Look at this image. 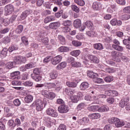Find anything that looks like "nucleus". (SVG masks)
Returning a JSON list of instances; mask_svg holds the SVG:
<instances>
[{"mask_svg": "<svg viewBox=\"0 0 130 130\" xmlns=\"http://www.w3.org/2000/svg\"><path fill=\"white\" fill-rule=\"evenodd\" d=\"M34 106H36V109L37 111L43 110V108L45 107L43 101L41 100H37L36 102L30 105V107H34Z\"/></svg>", "mask_w": 130, "mask_h": 130, "instance_id": "1", "label": "nucleus"}, {"mask_svg": "<svg viewBox=\"0 0 130 130\" xmlns=\"http://www.w3.org/2000/svg\"><path fill=\"white\" fill-rule=\"evenodd\" d=\"M121 55H122V53L116 51H113L111 52V56L113 60L117 61V62H120V61H121V60L120 59Z\"/></svg>", "mask_w": 130, "mask_h": 130, "instance_id": "2", "label": "nucleus"}, {"mask_svg": "<svg viewBox=\"0 0 130 130\" xmlns=\"http://www.w3.org/2000/svg\"><path fill=\"white\" fill-rule=\"evenodd\" d=\"M14 61L17 64H22L26 62L27 59L23 56H17L14 57Z\"/></svg>", "mask_w": 130, "mask_h": 130, "instance_id": "3", "label": "nucleus"}, {"mask_svg": "<svg viewBox=\"0 0 130 130\" xmlns=\"http://www.w3.org/2000/svg\"><path fill=\"white\" fill-rule=\"evenodd\" d=\"M47 115L51 116L52 117H57L58 114L56 111L52 108H49L46 110Z\"/></svg>", "mask_w": 130, "mask_h": 130, "instance_id": "4", "label": "nucleus"}, {"mask_svg": "<svg viewBox=\"0 0 130 130\" xmlns=\"http://www.w3.org/2000/svg\"><path fill=\"white\" fill-rule=\"evenodd\" d=\"M14 12V6L12 5H8L5 7V15L8 16L11 15Z\"/></svg>", "mask_w": 130, "mask_h": 130, "instance_id": "5", "label": "nucleus"}, {"mask_svg": "<svg viewBox=\"0 0 130 130\" xmlns=\"http://www.w3.org/2000/svg\"><path fill=\"white\" fill-rule=\"evenodd\" d=\"M45 122L46 125H47V127H50L55 123L56 120L54 119L47 117L45 119Z\"/></svg>", "mask_w": 130, "mask_h": 130, "instance_id": "6", "label": "nucleus"}, {"mask_svg": "<svg viewBox=\"0 0 130 130\" xmlns=\"http://www.w3.org/2000/svg\"><path fill=\"white\" fill-rule=\"evenodd\" d=\"M69 107L64 104L61 105L58 108V111L59 113H67V112H69Z\"/></svg>", "mask_w": 130, "mask_h": 130, "instance_id": "7", "label": "nucleus"}, {"mask_svg": "<svg viewBox=\"0 0 130 130\" xmlns=\"http://www.w3.org/2000/svg\"><path fill=\"white\" fill-rule=\"evenodd\" d=\"M61 59H62V56L61 55H57L54 57L53 58H52V64L53 66H56V64H58L60 61H61Z\"/></svg>", "mask_w": 130, "mask_h": 130, "instance_id": "8", "label": "nucleus"}, {"mask_svg": "<svg viewBox=\"0 0 130 130\" xmlns=\"http://www.w3.org/2000/svg\"><path fill=\"white\" fill-rule=\"evenodd\" d=\"M73 26L74 28H80V27L82 26V22L81 21V20H80L79 19H77L74 20L73 22Z\"/></svg>", "mask_w": 130, "mask_h": 130, "instance_id": "9", "label": "nucleus"}, {"mask_svg": "<svg viewBox=\"0 0 130 130\" xmlns=\"http://www.w3.org/2000/svg\"><path fill=\"white\" fill-rule=\"evenodd\" d=\"M88 59L91 61V62H93V63H98L99 62V59L96 56L90 55Z\"/></svg>", "mask_w": 130, "mask_h": 130, "instance_id": "10", "label": "nucleus"}, {"mask_svg": "<svg viewBox=\"0 0 130 130\" xmlns=\"http://www.w3.org/2000/svg\"><path fill=\"white\" fill-rule=\"evenodd\" d=\"M102 7V5H101V3L99 2H94L92 4V8L93 10H95V11L100 10V9H101Z\"/></svg>", "mask_w": 130, "mask_h": 130, "instance_id": "11", "label": "nucleus"}, {"mask_svg": "<svg viewBox=\"0 0 130 130\" xmlns=\"http://www.w3.org/2000/svg\"><path fill=\"white\" fill-rule=\"evenodd\" d=\"M88 88H89V83L87 82H82L80 86V89L83 91H85Z\"/></svg>", "mask_w": 130, "mask_h": 130, "instance_id": "12", "label": "nucleus"}, {"mask_svg": "<svg viewBox=\"0 0 130 130\" xmlns=\"http://www.w3.org/2000/svg\"><path fill=\"white\" fill-rule=\"evenodd\" d=\"M87 76L89 78H90V79H93L94 80L95 78H97V77H98V74L93 72V71H88Z\"/></svg>", "mask_w": 130, "mask_h": 130, "instance_id": "13", "label": "nucleus"}, {"mask_svg": "<svg viewBox=\"0 0 130 130\" xmlns=\"http://www.w3.org/2000/svg\"><path fill=\"white\" fill-rule=\"evenodd\" d=\"M18 75H20L19 71H15L11 74L10 76L13 80H18L19 79Z\"/></svg>", "mask_w": 130, "mask_h": 130, "instance_id": "14", "label": "nucleus"}, {"mask_svg": "<svg viewBox=\"0 0 130 130\" xmlns=\"http://www.w3.org/2000/svg\"><path fill=\"white\" fill-rule=\"evenodd\" d=\"M31 77L32 80H34L36 82H40L42 80L41 76L39 75L31 74Z\"/></svg>", "mask_w": 130, "mask_h": 130, "instance_id": "15", "label": "nucleus"}, {"mask_svg": "<svg viewBox=\"0 0 130 130\" xmlns=\"http://www.w3.org/2000/svg\"><path fill=\"white\" fill-rule=\"evenodd\" d=\"M29 14H30V12H29V11L26 10L24 11L20 15V20L21 21L23 20H25L26 19V17H27V16H28V15H29Z\"/></svg>", "mask_w": 130, "mask_h": 130, "instance_id": "16", "label": "nucleus"}, {"mask_svg": "<svg viewBox=\"0 0 130 130\" xmlns=\"http://www.w3.org/2000/svg\"><path fill=\"white\" fill-rule=\"evenodd\" d=\"M59 52H69L70 51V48L66 46H61L58 48Z\"/></svg>", "mask_w": 130, "mask_h": 130, "instance_id": "17", "label": "nucleus"}, {"mask_svg": "<svg viewBox=\"0 0 130 130\" xmlns=\"http://www.w3.org/2000/svg\"><path fill=\"white\" fill-rule=\"evenodd\" d=\"M54 20H55V17H54V16L47 17L45 18L44 23H45V24H47V23H49V22L54 21Z\"/></svg>", "mask_w": 130, "mask_h": 130, "instance_id": "18", "label": "nucleus"}, {"mask_svg": "<svg viewBox=\"0 0 130 130\" xmlns=\"http://www.w3.org/2000/svg\"><path fill=\"white\" fill-rule=\"evenodd\" d=\"M99 112H106L109 111V108L107 106H103L98 109Z\"/></svg>", "mask_w": 130, "mask_h": 130, "instance_id": "19", "label": "nucleus"}, {"mask_svg": "<svg viewBox=\"0 0 130 130\" xmlns=\"http://www.w3.org/2000/svg\"><path fill=\"white\" fill-rule=\"evenodd\" d=\"M112 48H113L115 50H117V51H120V52L123 51V47L119 46V45L113 44L112 45Z\"/></svg>", "mask_w": 130, "mask_h": 130, "instance_id": "20", "label": "nucleus"}, {"mask_svg": "<svg viewBox=\"0 0 130 130\" xmlns=\"http://www.w3.org/2000/svg\"><path fill=\"white\" fill-rule=\"evenodd\" d=\"M24 101L26 103H31L33 101V96L27 95L24 98Z\"/></svg>", "mask_w": 130, "mask_h": 130, "instance_id": "21", "label": "nucleus"}, {"mask_svg": "<svg viewBox=\"0 0 130 130\" xmlns=\"http://www.w3.org/2000/svg\"><path fill=\"white\" fill-rule=\"evenodd\" d=\"M124 124H125V122H123V121H120L119 119H118L117 122L115 123V125L116 126V127H121L123 126Z\"/></svg>", "mask_w": 130, "mask_h": 130, "instance_id": "22", "label": "nucleus"}, {"mask_svg": "<svg viewBox=\"0 0 130 130\" xmlns=\"http://www.w3.org/2000/svg\"><path fill=\"white\" fill-rule=\"evenodd\" d=\"M57 72L56 71H53L49 74V76L50 79H52V80H54L57 78Z\"/></svg>", "mask_w": 130, "mask_h": 130, "instance_id": "23", "label": "nucleus"}, {"mask_svg": "<svg viewBox=\"0 0 130 130\" xmlns=\"http://www.w3.org/2000/svg\"><path fill=\"white\" fill-rule=\"evenodd\" d=\"M66 67H67V62L63 61L57 66L56 69L57 70H62V69H64Z\"/></svg>", "mask_w": 130, "mask_h": 130, "instance_id": "24", "label": "nucleus"}, {"mask_svg": "<svg viewBox=\"0 0 130 130\" xmlns=\"http://www.w3.org/2000/svg\"><path fill=\"white\" fill-rule=\"evenodd\" d=\"M65 92L69 96H71V95H73L76 93V91L74 89H70L68 88H65Z\"/></svg>", "mask_w": 130, "mask_h": 130, "instance_id": "25", "label": "nucleus"}, {"mask_svg": "<svg viewBox=\"0 0 130 130\" xmlns=\"http://www.w3.org/2000/svg\"><path fill=\"white\" fill-rule=\"evenodd\" d=\"M66 85L68 87H69V88H76L78 85L77 83L74 82H67Z\"/></svg>", "mask_w": 130, "mask_h": 130, "instance_id": "26", "label": "nucleus"}, {"mask_svg": "<svg viewBox=\"0 0 130 130\" xmlns=\"http://www.w3.org/2000/svg\"><path fill=\"white\" fill-rule=\"evenodd\" d=\"M55 88L56 91H60V89H62V84H61V82L56 81V86Z\"/></svg>", "mask_w": 130, "mask_h": 130, "instance_id": "27", "label": "nucleus"}, {"mask_svg": "<svg viewBox=\"0 0 130 130\" xmlns=\"http://www.w3.org/2000/svg\"><path fill=\"white\" fill-rule=\"evenodd\" d=\"M58 26H59V22H53L50 24L49 27L51 29H56V28H57Z\"/></svg>", "mask_w": 130, "mask_h": 130, "instance_id": "28", "label": "nucleus"}, {"mask_svg": "<svg viewBox=\"0 0 130 130\" xmlns=\"http://www.w3.org/2000/svg\"><path fill=\"white\" fill-rule=\"evenodd\" d=\"M79 123H81V124L88 123V122H89V118L87 117H83V118L79 120Z\"/></svg>", "mask_w": 130, "mask_h": 130, "instance_id": "29", "label": "nucleus"}, {"mask_svg": "<svg viewBox=\"0 0 130 130\" xmlns=\"http://www.w3.org/2000/svg\"><path fill=\"white\" fill-rule=\"evenodd\" d=\"M46 87L48 88V89H53L56 87V82L54 83H47L46 85Z\"/></svg>", "mask_w": 130, "mask_h": 130, "instance_id": "30", "label": "nucleus"}, {"mask_svg": "<svg viewBox=\"0 0 130 130\" xmlns=\"http://www.w3.org/2000/svg\"><path fill=\"white\" fill-rule=\"evenodd\" d=\"M80 53H81V51H80V50H74L70 53L71 55L73 56H76V57H77V56H79V55H80Z\"/></svg>", "mask_w": 130, "mask_h": 130, "instance_id": "31", "label": "nucleus"}, {"mask_svg": "<svg viewBox=\"0 0 130 130\" xmlns=\"http://www.w3.org/2000/svg\"><path fill=\"white\" fill-rule=\"evenodd\" d=\"M101 115L100 113H93L90 115V118L91 119H98L100 117H101Z\"/></svg>", "mask_w": 130, "mask_h": 130, "instance_id": "32", "label": "nucleus"}, {"mask_svg": "<svg viewBox=\"0 0 130 130\" xmlns=\"http://www.w3.org/2000/svg\"><path fill=\"white\" fill-rule=\"evenodd\" d=\"M95 49L98 50H102L103 49V45L101 43H96L94 45Z\"/></svg>", "mask_w": 130, "mask_h": 130, "instance_id": "33", "label": "nucleus"}, {"mask_svg": "<svg viewBox=\"0 0 130 130\" xmlns=\"http://www.w3.org/2000/svg\"><path fill=\"white\" fill-rule=\"evenodd\" d=\"M72 44L75 47H79L82 46V42L76 40L73 41Z\"/></svg>", "mask_w": 130, "mask_h": 130, "instance_id": "34", "label": "nucleus"}, {"mask_svg": "<svg viewBox=\"0 0 130 130\" xmlns=\"http://www.w3.org/2000/svg\"><path fill=\"white\" fill-rule=\"evenodd\" d=\"M35 68V64L33 62H30L25 65V69L26 70H29Z\"/></svg>", "mask_w": 130, "mask_h": 130, "instance_id": "35", "label": "nucleus"}, {"mask_svg": "<svg viewBox=\"0 0 130 130\" xmlns=\"http://www.w3.org/2000/svg\"><path fill=\"white\" fill-rule=\"evenodd\" d=\"M74 3L81 7L85 6V1L84 0H74Z\"/></svg>", "mask_w": 130, "mask_h": 130, "instance_id": "36", "label": "nucleus"}, {"mask_svg": "<svg viewBox=\"0 0 130 130\" xmlns=\"http://www.w3.org/2000/svg\"><path fill=\"white\" fill-rule=\"evenodd\" d=\"M18 50V46L16 45H12L8 49V51L9 52H13L14 50Z\"/></svg>", "mask_w": 130, "mask_h": 130, "instance_id": "37", "label": "nucleus"}, {"mask_svg": "<svg viewBox=\"0 0 130 130\" xmlns=\"http://www.w3.org/2000/svg\"><path fill=\"white\" fill-rule=\"evenodd\" d=\"M39 39L40 40H41V41H42L43 43H45V44H47V43H48V38H44V36H43V35H41Z\"/></svg>", "mask_w": 130, "mask_h": 130, "instance_id": "38", "label": "nucleus"}, {"mask_svg": "<svg viewBox=\"0 0 130 130\" xmlns=\"http://www.w3.org/2000/svg\"><path fill=\"white\" fill-rule=\"evenodd\" d=\"M71 8L72 11L76 12V13H79V12H80V8H79L77 5H72Z\"/></svg>", "mask_w": 130, "mask_h": 130, "instance_id": "39", "label": "nucleus"}, {"mask_svg": "<svg viewBox=\"0 0 130 130\" xmlns=\"http://www.w3.org/2000/svg\"><path fill=\"white\" fill-rule=\"evenodd\" d=\"M62 25L67 27H70V26L72 25V21L69 20L63 21L62 23Z\"/></svg>", "mask_w": 130, "mask_h": 130, "instance_id": "40", "label": "nucleus"}, {"mask_svg": "<svg viewBox=\"0 0 130 130\" xmlns=\"http://www.w3.org/2000/svg\"><path fill=\"white\" fill-rule=\"evenodd\" d=\"M8 50H9L8 49L6 48H4L3 50L1 51V56L3 57H5L7 56V54L8 53Z\"/></svg>", "mask_w": 130, "mask_h": 130, "instance_id": "41", "label": "nucleus"}, {"mask_svg": "<svg viewBox=\"0 0 130 130\" xmlns=\"http://www.w3.org/2000/svg\"><path fill=\"white\" fill-rule=\"evenodd\" d=\"M16 63V62L13 61V62H9L7 63L6 68L8 69L9 70H11V69H13L14 68V64Z\"/></svg>", "mask_w": 130, "mask_h": 130, "instance_id": "42", "label": "nucleus"}, {"mask_svg": "<svg viewBox=\"0 0 130 130\" xmlns=\"http://www.w3.org/2000/svg\"><path fill=\"white\" fill-rule=\"evenodd\" d=\"M0 19L2 21V23H4L5 26H8L10 24V22H11V20H10L9 19L6 18V19H3L2 18H0Z\"/></svg>", "mask_w": 130, "mask_h": 130, "instance_id": "43", "label": "nucleus"}, {"mask_svg": "<svg viewBox=\"0 0 130 130\" xmlns=\"http://www.w3.org/2000/svg\"><path fill=\"white\" fill-rule=\"evenodd\" d=\"M58 39L62 45H64L66 44V39L62 36H58Z\"/></svg>", "mask_w": 130, "mask_h": 130, "instance_id": "44", "label": "nucleus"}, {"mask_svg": "<svg viewBox=\"0 0 130 130\" xmlns=\"http://www.w3.org/2000/svg\"><path fill=\"white\" fill-rule=\"evenodd\" d=\"M85 106L86 104H85L84 103H81L77 106V109H78V110H82L83 108H85Z\"/></svg>", "mask_w": 130, "mask_h": 130, "instance_id": "45", "label": "nucleus"}, {"mask_svg": "<svg viewBox=\"0 0 130 130\" xmlns=\"http://www.w3.org/2000/svg\"><path fill=\"white\" fill-rule=\"evenodd\" d=\"M51 60L52 61V56H48L44 59L43 62L47 63V62H49V61H51Z\"/></svg>", "mask_w": 130, "mask_h": 130, "instance_id": "46", "label": "nucleus"}, {"mask_svg": "<svg viewBox=\"0 0 130 130\" xmlns=\"http://www.w3.org/2000/svg\"><path fill=\"white\" fill-rule=\"evenodd\" d=\"M55 93L54 92H49V94L48 95V99H50V100H52L55 98Z\"/></svg>", "mask_w": 130, "mask_h": 130, "instance_id": "47", "label": "nucleus"}, {"mask_svg": "<svg viewBox=\"0 0 130 130\" xmlns=\"http://www.w3.org/2000/svg\"><path fill=\"white\" fill-rule=\"evenodd\" d=\"M98 108V106H90L87 108V109L89 111H95V110H97Z\"/></svg>", "mask_w": 130, "mask_h": 130, "instance_id": "48", "label": "nucleus"}, {"mask_svg": "<svg viewBox=\"0 0 130 130\" xmlns=\"http://www.w3.org/2000/svg\"><path fill=\"white\" fill-rule=\"evenodd\" d=\"M72 67L73 68H81V63L80 62H74L71 63Z\"/></svg>", "mask_w": 130, "mask_h": 130, "instance_id": "49", "label": "nucleus"}, {"mask_svg": "<svg viewBox=\"0 0 130 130\" xmlns=\"http://www.w3.org/2000/svg\"><path fill=\"white\" fill-rule=\"evenodd\" d=\"M23 85L27 87H32L33 86V82L31 81H26L23 83Z\"/></svg>", "mask_w": 130, "mask_h": 130, "instance_id": "50", "label": "nucleus"}, {"mask_svg": "<svg viewBox=\"0 0 130 130\" xmlns=\"http://www.w3.org/2000/svg\"><path fill=\"white\" fill-rule=\"evenodd\" d=\"M71 100L73 103H77L79 101V98L77 95H72L71 96Z\"/></svg>", "mask_w": 130, "mask_h": 130, "instance_id": "51", "label": "nucleus"}, {"mask_svg": "<svg viewBox=\"0 0 130 130\" xmlns=\"http://www.w3.org/2000/svg\"><path fill=\"white\" fill-rule=\"evenodd\" d=\"M85 25L87 27L88 29H92L93 23L90 21H87L85 22Z\"/></svg>", "mask_w": 130, "mask_h": 130, "instance_id": "52", "label": "nucleus"}, {"mask_svg": "<svg viewBox=\"0 0 130 130\" xmlns=\"http://www.w3.org/2000/svg\"><path fill=\"white\" fill-rule=\"evenodd\" d=\"M93 82L96 84H102V83H103V79L101 78H97V77H95L93 79Z\"/></svg>", "mask_w": 130, "mask_h": 130, "instance_id": "53", "label": "nucleus"}, {"mask_svg": "<svg viewBox=\"0 0 130 130\" xmlns=\"http://www.w3.org/2000/svg\"><path fill=\"white\" fill-rule=\"evenodd\" d=\"M105 81L106 83H110L113 81V77L112 76H107L105 78Z\"/></svg>", "mask_w": 130, "mask_h": 130, "instance_id": "54", "label": "nucleus"}, {"mask_svg": "<svg viewBox=\"0 0 130 130\" xmlns=\"http://www.w3.org/2000/svg\"><path fill=\"white\" fill-rule=\"evenodd\" d=\"M117 120H118V118H115V117H113L112 118H110L108 120V121L109 123H116Z\"/></svg>", "mask_w": 130, "mask_h": 130, "instance_id": "55", "label": "nucleus"}, {"mask_svg": "<svg viewBox=\"0 0 130 130\" xmlns=\"http://www.w3.org/2000/svg\"><path fill=\"white\" fill-rule=\"evenodd\" d=\"M22 31H23V26L19 25L16 29V33L20 34V33H22Z\"/></svg>", "mask_w": 130, "mask_h": 130, "instance_id": "56", "label": "nucleus"}, {"mask_svg": "<svg viewBox=\"0 0 130 130\" xmlns=\"http://www.w3.org/2000/svg\"><path fill=\"white\" fill-rule=\"evenodd\" d=\"M8 125L9 126H12L13 127H15L16 126V124H15V122H14V120H9L8 122Z\"/></svg>", "mask_w": 130, "mask_h": 130, "instance_id": "57", "label": "nucleus"}, {"mask_svg": "<svg viewBox=\"0 0 130 130\" xmlns=\"http://www.w3.org/2000/svg\"><path fill=\"white\" fill-rule=\"evenodd\" d=\"M41 94H42V95H43V96H44L45 97L47 98V97H48L49 92L46 90L43 89L41 91Z\"/></svg>", "mask_w": 130, "mask_h": 130, "instance_id": "58", "label": "nucleus"}, {"mask_svg": "<svg viewBox=\"0 0 130 130\" xmlns=\"http://www.w3.org/2000/svg\"><path fill=\"white\" fill-rule=\"evenodd\" d=\"M21 41L24 44H25V45H28V44H29L28 39H26V37H22L21 38Z\"/></svg>", "mask_w": 130, "mask_h": 130, "instance_id": "59", "label": "nucleus"}, {"mask_svg": "<svg viewBox=\"0 0 130 130\" xmlns=\"http://www.w3.org/2000/svg\"><path fill=\"white\" fill-rule=\"evenodd\" d=\"M76 38L78 40H82L85 39V36L83 34H80L76 36Z\"/></svg>", "mask_w": 130, "mask_h": 130, "instance_id": "60", "label": "nucleus"}, {"mask_svg": "<svg viewBox=\"0 0 130 130\" xmlns=\"http://www.w3.org/2000/svg\"><path fill=\"white\" fill-rule=\"evenodd\" d=\"M61 29H62V31L64 33H68V32H70V31H71V28H70L69 26L62 27Z\"/></svg>", "mask_w": 130, "mask_h": 130, "instance_id": "61", "label": "nucleus"}, {"mask_svg": "<svg viewBox=\"0 0 130 130\" xmlns=\"http://www.w3.org/2000/svg\"><path fill=\"white\" fill-rule=\"evenodd\" d=\"M121 19L122 20H128V19H130V16L129 14H123L121 16Z\"/></svg>", "mask_w": 130, "mask_h": 130, "instance_id": "62", "label": "nucleus"}, {"mask_svg": "<svg viewBox=\"0 0 130 130\" xmlns=\"http://www.w3.org/2000/svg\"><path fill=\"white\" fill-rule=\"evenodd\" d=\"M110 24L112 26H116L117 25V19L114 18L110 21Z\"/></svg>", "mask_w": 130, "mask_h": 130, "instance_id": "63", "label": "nucleus"}, {"mask_svg": "<svg viewBox=\"0 0 130 130\" xmlns=\"http://www.w3.org/2000/svg\"><path fill=\"white\" fill-rule=\"evenodd\" d=\"M57 130H67V126L63 124H61L59 125Z\"/></svg>", "mask_w": 130, "mask_h": 130, "instance_id": "64", "label": "nucleus"}]
</instances>
